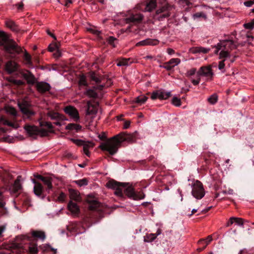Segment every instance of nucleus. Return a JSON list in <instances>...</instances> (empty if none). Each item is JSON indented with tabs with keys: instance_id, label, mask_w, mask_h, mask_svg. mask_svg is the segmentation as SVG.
Returning <instances> with one entry per match:
<instances>
[{
	"instance_id": "603ef678",
	"label": "nucleus",
	"mask_w": 254,
	"mask_h": 254,
	"mask_svg": "<svg viewBox=\"0 0 254 254\" xmlns=\"http://www.w3.org/2000/svg\"><path fill=\"white\" fill-rule=\"evenodd\" d=\"M172 103L176 106H180L181 105V100L176 97H174L172 99Z\"/></svg>"
},
{
	"instance_id": "dca6fc26",
	"label": "nucleus",
	"mask_w": 254,
	"mask_h": 254,
	"mask_svg": "<svg viewBox=\"0 0 254 254\" xmlns=\"http://www.w3.org/2000/svg\"><path fill=\"white\" fill-rule=\"evenodd\" d=\"M32 181L35 184L33 188L35 194L38 196H41L44 191V189L42 185L34 179H33Z\"/></svg>"
},
{
	"instance_id": "f3484780",
	"label": "nucleus",
	"mask_w": 254,
	"mask_h": 254,
	"mask_svg": "<svg viewBox=\"0 0 254 254\" xmlns=\"http://www.w3.org/2000/svg\"><path fill=\"white\" fill-rule=\"evenodd\" d=\"M158 44V41L155 39H146L141 41L136 44V46H144L147 45H156Z\"/></svg>"
},
{
	"instance_id": "5fc2aeb1",
	"label": "nucleus",
	"mask_w": 254,
	"mask_h": 254,
	"mask_svg": "<svg viewBox=\"0 0 254 254\" xmlns=\"http://www.w3.org/2000/svg\"><path fill=\"white\" fill-rule=\"evenodd\" d=\"M71 140L72 141V142L74 143H75V144H76L78 146L83 145V147L84 145L86 144V143H84V142L82 140H80V139H71Z\"/></svg>"
},
{
	"instance_id": "1a4fd4ad",
	"label": "nucleus",
	"mask_w": 254,
	"mask_h": 254,
	"mask_svg": "<svg viewBox=\"0 0 254 254\" xmlns=\"http://www.w3.org/2000/svg\"><path fill=\"white\" fill-rule=\"evenodd\" d=\"M64 112L74 121L77 122L79 120V115L77 110L74 107L68 106L64 108Z\"/></svg>"
},
{
	"instance_id": "412c9836",
	"label": "nucleus",
	"mask_w": 254,
	"mask_h": 254,
	"mask_svg": "<svg viewBox=\"0 0 254 254\" xmlns=\"http://www.w3.org/2000/svg\"><path fill=\"white\" fill-rule=\"evenodd\" d=\"M68 210L72 214L76 215L79 212V209L77 205L72 201H70L68 204Z\"/></svg>"
},
{
	"instance_id": "9d476101",
	"label": "nucleus",
	"mask_w": 254,
	"mask_h": 254,
	"mask_svg": "<svg viewBox=\"0 0 254 254\" xmlns=\"http://www.w3.org/2000/svg\"><path fill=\"white\" fill-rule=\"evenodd\" d=\"M18 106L21 111L27 118H29L34 114V113L30 110L29 104L27 102L22 101L18 103Z\"/></svg>"
},
{
	"instance_id": "4c0bfd02",
	"label": "nucleus",
	"mask_w": 254,
	"mask_h": 254,
	"mask_svg": "<svg viewBox=\"0 0 254 254\" xmlns=\"http://www.w3.org/2000/svg\"><path fill=\"white\" fill-rule=\"evenodd\" d=\"M5 111L7 113L13 116H15L17 114L16 110L12 107H7L5 108Z\"/></svg>"
},
{
	"instance_id": "f8f14e48",
	"label": "nucleus",
	"mask_w": 254,
	"mask_h": 254,
	"mask_svg": "<svg viewBox=\"0 0 254 254\" xmlns=\"http://www.w3.org/2000/svg\"><path fill=\"white\" fill-rule=\"evenodd\" d=\"M20 73L28 84H34L36 82V79L35 77L29 71H22Z\"/></svg>"
},
{
	"instance_id": "ddd939ff",
	"label": "nucleus",
	"mask_w": 254,
	"mask_h": 254,
	"mask_svg": "<svg viewBox=\"0 0 254 254\" xmlns=\"http://www.w3.org/2000/svg\"><path fill=\"white\" fill-rule=\"evenodd\" d=\"M117 137L119 138L121 143L124 141L128 142H133L135 140L134 135L129 134H119L117 135Z\"/></svg>"
},
{
	"instance_id": "72a5a7b5",
	"label": "nucleus",
	"mask_w": 254,
	"mask_h": 254,
	"mask_svg": "<svg viewBox=\"0 0 254 254\" xmlns=\"http://www.w3.org/2000/svg\"><path fill=\"white\" fill-rule=\"evenodd\" d=\"M37 245L36 244L30 243L29 252L31 254H36L38 253Z\"/></svg>"
},
{
	"instance_id": "b1692460",
	"label": "nucleus",
	"mask_w": 254,
	"mask_h": 254,
	"mask_svg": "<svg viewBox=\"0 0 254 254\" xmlns=\"http://www.w3.org/2000/svg\"><path fill=\"white\" fill-rule=\"evenodd\" d=\"M0 122L2 125L11 127L14 128H17L19 127L17 123L10 122L3 117L0 118Z\"/></svg>"
},
{
	"instance_id": "5701e85b",
	"label": "nucleus",
	"mask_w": 254,
	"mask_h": 254,
	"mask_svg": "<svg viewBox=\"0 0 254 254\" xmlns=\"http://www.w3.org/2000/svg\"><path fill=\"white\" fill-rule=\"evenodd\" d=\"M69 196L71 199L77 201H79L80 200V193L78 191L73 189H69Z\"/></svg>"
},
{
	"instance_id": "a19ab883",
	"label": "nucleus",
	"mask_w": 254,
	"mask_h": 254,
	"mask_svg": "<svg viewBox=\"0 0 254 254\" xmlns=\"http://www.w3.org/2000/svg\"><path fill=\"white\" fill-rule=\"evenodd\" d=\"M24 58L26 61V64H31V57L26 50H24Z\"/></svg>"
},
{
	"instance_id": "774afa93",
	"label": "nucleus",
	"mask_w": 254,
	"mask_h": 254,
	"mask_svg": "<svg viewBox=\"0 0 254 254\" xmlns=\"http://www.w3.org/2000/svg\"><path fill=\"white\" fill-rule=\"evenodd\" d=\"M167 53L170 55L174 54L175 53V51L173 49H171V48L167 49Z\"/></svg>"
},
{
	"instance_id": "69168bd1",
	"label": "nucleus",
	"mask_w": 254,
	"mask_h": 254,
	"mask_svg": "<svg viewBox=\"0 0 254 254\" xmlns=\"http://www.w3.org/2000/svg\"><path fill=\"white\" fill-rule=\"evenodd\" d=\"M6 228L5 225L0 226V237L1 236L2 233L5 231Z\"/></svg>"
},
{
	"instance_id": "473e14b6",
	"label": "nucleus",
	"mask_w": 254,
	"mask_h": 254,
	"mask_svg": "<svg viewBox=\"0 0 254 254\" xmlns=\"http://www.w3.org/2000/svg\"><path fill=\"white\" fill-rule=\"evenodd\" d=\"M84 94L89 98H95L97 97V93L95 92L94 89H87L85 92Z\"/></svg>"
},
{
	"instance_id": "f257e3e1",
	"label": "nucleus",
	"mask_w": 254,
	"mask_h": 254,
	"mask_svg": "<svg viewBox=\"0 0 254 254\" xmlns=\"http://www.w3.org/2000/svg\"><path fill=\"white\" fill-rule=\"evenodd\" d=\"M40 126L42 127L39 128L35 126L26 125L24 129L30 136H34L39 135L40 136H47L50 132H53V125L50 122H40Z\"/></svg>"
},
{
	"instance_id": "4be33fe9",
	"label": "nucleus",
	"mask_w": 254,
	"mask_h": 254,
	"mask_svg": "<svg viewBox=\"0 0 254 254\" xmlns=\"http://www.w3.org/2000/svg\"><path fill=\"white\" fill-rule=\"evenodd\" d=\"M21 178V176H18L14 182L12 186V190L15 192L19 191L22 188L21 184L20 183Z\"/></svg>"
},
{
	"instance_id": "20e7f679",
	"label": "nucleus",
	"mask_w": 254,
	"mask_h": 254,
	"mask_svg": "<svg viewBox=\"0 0 254 254\" xmlns=\"http://www.w3.org/2000/svg\"><path fill=\"white\" fill-rule=\"evenodd\" d=\"M214 53L218 54L219 51V59L227 58L230 57V52L237 48V45L232 40H224L220 41L215 46Z\"/></svg>"
},
{
	"instance_id": "393cba45",
	"label": "nucleus",
	"mask_w": 254,
	"mask_h": 254,
	"mask_svg": "<svg viewBox=\"0 0 254 254\" xmlns=\"http://www.w3.org/2000/svg\"><path fill=\"white\" fill-rule=\"evenodd\" d=\"M143 19V16L141 14H136L129 16L127 20L131 22H139Z\"/></svg>"
},
{
	"instance_id": "2eb2a0df",
	"label": "nucleus",
	"mask_w": 254,
	"mask_h": 254,
	"mask_svg": "<svg viewBox=\"0 0 254 254\" xmlns=\"http://www.w3.org/2000/svg\"><path fill=\"white\" fill-rule=\"evenodd\" d=\"M37 90L41 93H44L49 91L51 88L50 85L46 82H38L36 85Z\"/></svg>"
},
{
	"instance_id": "39448f33",
	"label": "nucleus",
	"mask_w": 254,
	"mask_h": 254,
	"mask_svg": "<svg viewBox=\"0 0 254 254\" xmlns=\"http://www.w3.org/2000/svg\"><path fill=\"white\" fill-rule=\"evenodd\" d=\"M121 144L119 138L115 135L101 143L99 147L103 151L109 152L111 155H114L117 152Z\"/></svg>"
},
{
	"instance_id": "8fccbe9b",
	"label": "nucleus",
	"mask_w": 254,
	"mask_h": 254,
	"mask_svg": "<svg viewBox=\"0 0 254 254\" xmlns=\"http://www.w3.org/2000/svg\"><path fill=\"white\" fill-rule=\"evenodd\" d=\"M89 76L91 80L98 82L100 81L99 78L97 76L96 73L93 72H90L89 73Z\"/></svg>"
},
{
	"instance_id": "ea45409f",
	"label": "nucleus",
	"mask_w": 254,
	"mask_h": 254,
	"mask_svg": "<svg viewBox=\"0 0 254 254\" xmlns=\"http://www.w3.org/2000/svg\"><path fill=\"white\" fill-rule=\"evenodd\" d=\"M145 197V194L141 191L135 192L134 196L132 199L134 200H138L143 199Z\"/></svg>"
},
{
	"instance_id": "79ce46f5",
	"label": "nucleus",
	"mask_w": 254,
	"mask_h": 254,
	"mask_svg": "<svg viewBox=\"0 0 254 254\" xmlns=\"http://www.w3.org/2000/svg\"><path fill=\"white\" fill-rule=\"evenodd\" d=\"M212 241V237L211 235L208 236L205 239H201L200 240L198 243L199 244H202L203 242L205 241V245L206 246Z\"/></svg>"
},
{
	"instance_id": "c756f323",
	"label": "nucleus",
	"mask_w": 254,
	"mask_h": 254,
	"mask_svg": "<svg viewBox=\"0 0 254 254\" xmlns=\"http://www.w3.org/2000/svg\"><path fill=\"white\" fill-rule=\"evenodd\" d=\"M81 128V126L80 125L75 124H69L65 127L66 129L75 130L76 131L80 130Z\"/></svg>"
},
{
	"instance_id": "4d7b16f0",
	"label": "nucleus",
	"mask_w": 254,
	"mask_h": 254,
	"mask_svg": "<svg viewBox=\"0 0 254 254\" xmlns=\"http://www.w3.org/2000/svg\"><path fill=\"white\" fill-rule=\"evenodd\" d=\"M160 67H163L167 70H170L173 68V66H172L169 62L165 63L163 65H161Z\"/></svg>"
},
{
	"instance_id": "13d9d810",
	"label": "nucleus",
	"mask_w": 254,
	"mask_h": 254,
	"mask_svg": "<svg viewBox=\"0 0 254 254\" xmlns=\"http://www.w3.org/2000/svg\"><path fill=\"white\" fill-rule=\"evenodd\" d=\"M204 17V18H206V15H205L202 12H197L193 15V17L195 18H197L199 17Z\"/></svg>"
},
{
	"instance_id": "052dcab7",
	"label": "nucleus",
	"mask_w": 254,
	"mask_h": 254,
	"mask_svg": "<svg viewBox=\"0 0 254 254\" xmlns=\"http://www.w3.org/2000/svg\"><path fill=\"white\" fill-rule=\"evenodd\" d=\"M89 146V145L86 144L85 145H84V146L83 147L84 153L88 156H89L90 155V152L88 151Z\"/></svg>"
},
{
	"instance_id": "6ab92c4d",
	"label": "nucleus",
	"mask_w": 254,
	"mask_h": 254,
	"mask_svg": "<svg viewBox=\"0 0 254 254\" xmlns=\"http://www.w3.org/2000/svg\"><path fill=\"white\" fill-rule=\"evenodd\" d=\"M161 233V230L160 229H158L156 233H150L147 234L144 237V241L146 242H151L154 241L156 238L157 236L160 235Z\"/></svg>"
},
{
	"instance_id": "864d4df0",
	"label": "nucleus",
	"mask_w": 254,
	"mask_h": 254,
	"mask_svg": "<svg viewBox=\"0 0 254 254\" xmlns=\"http://www.w3.org/2000/svg\"><path fill=\"white\" fill-rule=\"evenodd\" d=\"M234 223H235L236 224L240 225V226H243L244 224V220L243 219L241 218L238 217H234Z\"/></svg>"
},
{
	"instance_id": "aec40b11",
	"label": "nucleus",
	"mask_w": 254,
	"mask_h": 254,
	"mask_svg": "<svg viewBox=\"0 0 254 254\" xmlns=\"http://www.w3.org/2000/svg\"><path fill=\"white\" fill-rule=\"evenodd\" d=\"M170 7L168 6H164L161 8L157 9L156 13L157 14L163 13V14L160 16V18L167 17L170 16V13L168 11Z\"/></svg>"
},
{
	"instance_id": "6e6552de",
	"label": "nucleus",
	"mask_w": 254,
	"mask_h": 254,
	"mask_svg": "<svg viewBox=\"0 0 254 254\" xmlns=\"http://www.w3.org/2000/svg\"><path fill=\"white\" fill-rule=\"evenodd\" d=\"M214 73L210 65L201 66L197 72V76H204L206 80H211L212 79Z\"/></svg>"
},
{
	"instance_id": "0eeeda50",
	"label": "nucleus",
	"mask_w": 254,
	"mask_h": 254,
	"mask_svg": "<svg viewBox=\"0 0 254 254\" xmlns=\"http://www.w3.org/2000/svg\"><path fill=\"white\" fill-rule=\"evenodd\" d=\"M192 195L197 199L202 198L205 195V191L202 183L198 181H195L192 187Z\"/></svg>"
},
{
	"instance_id": "6e6d98bb",
	"label": "nucleus",
	"mask_w": 254,
	"mask_h": 254,
	"mask_svg": "<svg viewBox=\"0 0 254 254\" xmlns=\"http://www.w3.org/2000/svg\"><path fill=\"white\" fill-rule=\"evenodd\" d=\"M196 69L195 68H192L190 70H188L186 73V75L187 76L190 77V76L194 75L196 73Z\"/></svg>"
},
{
	"instance_id": "9b49d317",
	"label": "nucleus",
	"mask_w": 254,
	"mask_h": 254,
	"mask_svg": "<svg viewBox=\"0 0 254 254\" xmlns=\"http://www.w3.org/2000/svg\"><path fill=\"white\" fill-rule=\"evenodd\" d=\"M170 96V92H165L160 90H157L152 93L151 98L152 100H155L156 99L164 100L167 99Z\"/></svg>"
},
{
	"instance_id": "7ed1b4c3",
	"label": "nucleus",
	"mask_w": 254,
	"mask_h": 254,
	"mask_svg": "<svg viewBox=\"0 0 254 254\" xmlns=\"http://www.w3.org/2000/svg\"><path fill=\"white\" fill-rule=\"evenodd\" d=\"M0 45L3 46L5 51L11 54H19L23 52L22 48L18 46L13 40L9 39L3 31H0Z\"/></svg>"
},
{
	"instance_id": "c85d7f7f",
	"label": "nucleus",
	"mask_w": 254,
	"mask_h": 254,
	"mask_svg": "<svg viewBox=\"0 0 254 254\" xmlns=\"http://www.w3.org/2000/svg\"><path fill=\"white\" fill-rule=\"evenodd\" d=\"M89 203V208L93 210L99 207L100 203L96 200H88Z\"/></svg>"
},
{
	"instance_id": "4468645a",
	"label": "nucleus",
	"mask_w": 254,
	"mask_h": 254,
	"mask_svg": "<svg viewBox=\"0 0 254 254\" xmlns=\"http://www.w3.org/2000/svg\"><path fill=\"white\" fill-rule=\"evenodd\" d=\"M18 67V64L14 61H8L5 64V69L9 73L17 71Z\"/></svg>"
},
{
	"instance_id": "c9c22d12",
	"label": "nucleus",
	"mask_w": 254,
	"mask_h": 254,
	"mask_svg": "<svg viewBox=\"0 0 254 254\" xmlns=\"http://www.w3.org/2000/svg\"><path fill=\"white\" fill-rule=\"evenodd\" d=\"M74 182L79 187L85 186L88 185V180L84 178L81 180L74 181Z\"/></svg>"
},
{
	"instance_id": "bb28decb",
	"label": "nucleus",
	"mask_w": 254,
	"mask_h": 254,
	"mask_svg": "<svg viewBox=\"0 0 254 254\" xmlns=\"http://www.w3.org/2000/svg\"><path fill=\"white\" fill-rule=\"evenodd\" d=\"M156 6V0H150L148 2L145 8V11H151Z\"/></svg>"
},
{
	"instance_id": "f03ea898",
	"label": "nucleus",
	"mask_w": 254,
	"mask_h": 254,
	"mask_svg": "<svg viewBox=\"0 0 254 254\" xmlns=\"http://www.w3.org/2000/svg\"><path fill=\"white\" fill-rule=\"evenodd\" d=\"M106 186L108 188L114 190V194L119 197L123 196V191L124 190L128 197L133 198L135 192L131 186L127 187L125 184L119 183L114 180L109 181L107 183Z\"/></svg>"
},
{
	"instance_id": "de8ad7c7",
	"label": "nucleus",
	"mask_w": 254,
	"mask_h": 254,
	"mask_svg": "<svg viewBox=\"0 0 254 254\" xmlns=\"http://www.w3.org/2000/svg\"><path fill=\"white\" fill-rule=\"evenodd\" d=\"M209 51V49H206L203 47L196 48L193 53H207Z\"/></svg>"
},
{
	"instance_id": "a211bd4d",
	"label": "nucleus",
	"mask_w": 254,
	"mask_h": 254,
	"mask_svg": "<svg viewBox=\"0 0 254 254\" xmlns=\"http://www.w3.org/2000/svg\"><path fill=\"white\" fill-rule=\"evenodd\" d=\"M5 24L7 28L13 32H18L19 31L18 25L11 19L6 20L5 21Z\"/></svg>"
},
{
	"instance_id": "58836bf2",
	"label": "nucleus",
	"mask_w": 254,
	"mask_h": 254,
	"mask_svg": "<svg viewBox=\"0 0 254 254\" xmlns=\"http://www.w3.org/2000/svg\"><path fill=\"white\" fill-rule=\"evenodd\" d=\"M169 64H170L172 66H173V67L178 64H179L181 63V60L179 58H173L171 59L169 61H168Z\"/></svg>"
},
{
	"instance_id": "a878e982",
	"label": "nucleus",
	"mask_w": 254,
	"mask_h": 254,
	"mask_svg": "<svg viewBox=\"0 0 254 254\" xmlns=\"http://www.w3.org/2000/svg\"><path fill=\"white\" fill-rule=\"evenodd\" d=\"M132 63V60L130 59H121L119 60L117 65L118 66H127L130 64Z\"/></svg>"
},
{
	"instance_id": "bf43d9fd",
	"label": "nucleus",
	"mask_w": 254,
	"mask_h": 254,
	"mask_svg": "<svg viewBox=\"0 0 254 254\" xmlns=\"http://www.w3.org/2000/svg\"><path fill=\"white\" fill-rule=\"evenodd\" d=\"M65 194L63 192H61L58 197V200L60 202H64L65 200Z\"/></svg>"
},
{
	"instance_id": "338daca9",
	"label": "nucleus",
	"mask_w": 254,
	"mask_h": 254,
	"mask_svg": "<svg viewBox=\"0 0 254 254\" xmlns=\"http://www.w3.org/2000/svg\"><path fill=\"white\" fill-rule=\"evenodd\" d=\"M98 137L101 140H103L105 138H106V135L105 132H102L101 134H99Z\"/></svg>"
},
{
	"instance_id": "e433bc0d",
	"label": "nucleus",
	"mask_w": 254,
	"mask_h": 254,
	"mask_svg": "<svg viewBox=\"0 0 254 254\" xmlns=\"http://www.w3.org/2000/svg\"><path fill=\"white\" fill-rule=\"evenodd\" d=\"M208 101L211 104H215L218 101V96L216 94L214 93L211 95L207 99Z\"/></svg>"
},
{
	"instance_id": "49530a36",
	"label": "nucleus",
	"mask_w": 254,
	"mask_h": 254,
	"mask_svg": "<svg viewBox=\"0 0 254 254\" xmlns=\"http://www.w3.org/2000/svg\"><path fill=\"white\" fill-rule=\"evenodd\" d=\"M79 84L80 85L87 86L86 77L84 75H81L80 76L79 79Z\"/></svg>"
},
{
	"instance_id": "37998d69",
	"label": "nucleus",
	"mask_w": 254,
	"mask_h": 254,
	"mask_svg": "<svg viewBox=\"0 0 254 254\" xmlns=\"http://www.w3.org/2000/svg\"><path fill=\"white\" fill-rule=\"evenodd\" d=\"M243 26L247 29H253L254 28V18L250 22L245 23Z\"/></svg>"
},
{
	"instance_id": "680f3d73",
	"label": "nucleus",
	"mask_w": 254,
	"mask_h": 254,
	"mask_svg": "<svg viewBox=\"0 0 254 254\" xmlns=\"http://www.w3.org/2000/svg\"><path fill=\"white\" fill-rule=\"evenodd\" d=\"M254 3V0H250L245 1L244 4L247 7H251Z\"/></svg>"
},
{
	"instance_id": "423d86ee",
	"label": "nucleus",
	"mask_w": 254,
	"mask_h": 254,
	"mask_svg": "<svg viewBox=\"0 0 254 254\" xmlns=\"http://www.w3.org/2000/svg\"><path fill=\"white\" fill-rule=\"evenodd\" d=\"M87 105L86 122L88 126L95 127L96 124V123H94L93 119L96 115L98 110V105L97 104H92L90 101L87 102Z\"/></svg>"
},
{
	"instance_id": "2f4dec72",
	"label": "nucleus",
	"mask_w": 254,
	"mask_h": 254,
	"mask_svg": "<svg viewBox=\"0 0 254 254\" xmlns=\"http://www.w3.org/2000/svg\"><path fill=\"white\" fill-rule=\"evenodd\" d=\"M10 248L12 251H15L17 253H21L23 251L22 246L20 244H12Z\"/></svg>"
},
{
	"instance_id": "c03bdc74",
	"label": "nucleus",
	"mask_w": 254,
	"mask_h": 254,
	"mask_svg": "<svg viewBox=\"0 0 254 254\" xmlns=\"http://www.w3.org/2000/svg\"><path fill=\"white\" fill-rule=\"evenodd\" d=\"M108 43L110 44L113 47H116V43L117 42V39L112 36L109 37L107 39Z\"/></svg>"
},
{
	"instance_id": "09e8293b",
	"label": "nucleus",
	"mask_w": 254,
	"mask_h": 254,
	"mask_svg": "<svg viewBox=\"0 0 254 254\" xmlns=\"http://www.w3.org/2000/svg\"><path fill=\"white\" fill-rule=\"evenodd\" d=\"M48 116L52 120L59 119L60 118V114L56 112H49L48 113Z\"/></svg>"
},
{
	"instance_id": "3c124183",
	"label": "nucleus",
	"mask_w": 254,
	"mask_h": 254,
	"mask_svg": "<svg viewBox=\"0 0 254 254\" xmlns=\"http://www.w3.org/2000/svg\"><path fill=\"white\" fill-rule=\"evenodd\" d=\"M225 60H223L219 62L218 69L221 70L222 72H224L225 64H224Z\"/></svg>"
},
{
	"instance_id": "7c9ffc66",
	"label": "nucleus",
	"mask_w": 254,
	"mask_h": 254,
	"mask_svg": "<svg viewBox=\"0 0 254 254\" xmlns=\"http://www.w3.org/2000/svg\"><path fill=\"white\" fill-rule=\"evenodd\" d=\"M148 98L145 96V95H140L137 97H136L134 99V102L139 104L140 105H141L142 104H144L146 100H147Z\"/></svg>"
},
{
	"instance_id": "f704fd0d",
	"label": "nucleus",
	"mask_w": 254,
	"mask_h": 254,
	"mask_svg": "<svg viewBox=\"0 0 254 254\" xmlns=\"http://www.w3.org/2000/svg\"><path fill=\"white\" fill-rule=\"evenodd\" d=\"M47 186V190H50L52 189V179L50 177H45L42 181Z\"/></svg>"
},
{
	"instance_id": "e2e57ef3",
	"label": "nucleus",
	"mask_w": 254,
	"mask_h": 254,
	"mask_svg": "<svg viewBox=\"0 0 254 254\" xmlns=\"http://www.w3.org/2000/svg\"><path fill=\"white\" fill-rule=\"evenodd\" d=\"M197 77H198V78L196 79H192L191 80V81L192 83L194 85H197L200 82V76H197Z\"/></svg>"
},
{
	"instance_id": "0e129e2a",
	"label": "nucleus",
	"mask_w": 254,
	"mask_h": 254,
	"mask_svg": "<svg viewBox=\"0 0 254 254\" xmlns=\"http://www.w3.org/2000/svg\"><path fill=\"white\" fill-rule=\"evenodd\" d=\"M234 217H231L229 221L226 224L227 227H229L234 223Z\"/></svg>"
},
{
	"instance_id": "cd10ccee",
	"label": "nucleus",
	"mask_w": 254,
	"mask_h": 254,
	"mask_svg": "<svg viewBox=\"0 0 254 254\" xmlns=\"http://www.w3.org/2000/svg\"><path fill=\"white\" fill-rule=\"evenodd\" d=\"M31 234L34 237L39 238L42 240H44L46 238L45 234L43 231H33Z\"/></svg>"
},
{
	"instance_id": "a18cd8bd",
	"label": "nucleus",
	"mask_w": 254,
	"mask_h": 254,
	"mask_svg": "<svg viewBox=\"0 0 254 254\" xmlns=\"http://www.w3.org/2000/svg\"><path fill=\"white\" fill-rule=\"evenodd\" d=\"M48 49L49 51L51 52L55 51H58L59 49V45L57 43L51 44L49 46Z\"/></svg>"
}]
</instances>
